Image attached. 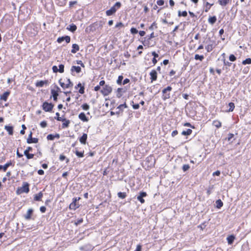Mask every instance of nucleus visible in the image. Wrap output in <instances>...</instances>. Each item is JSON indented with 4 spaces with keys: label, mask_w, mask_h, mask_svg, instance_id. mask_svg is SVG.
<instances>
[{
    "label": "nucleus",
    "mask_w": 251,
    "mask_h": 251,
    "mask_svg": "<svg viewBox=\"0 0 251 251\" xmlns=\"http://www.w3.org/2000/svg\"><path fill=\"white\" fill-rule=\"evenodd\" d=\"M121 3L117 1L115 4L110 8V9L106 11V14L107 16H111L115 14L116 11L121 7Z\"/></svg>",
    "instance_id": "f257e3e1"
},
{
    "label": "nucleus",
    "mask_w": 251,
    "mask_h": 251,
    "mask_svg": "<svg viewBox=\"0 0 251 251\" xmlns=\"http://www.w3.org/2000/svg\"><path fill=\"white\" fill-rule=\"evenodd\" d=\"M172 90V87L170 86H167L162 90V98L164 100H166L170 98V92Z\"/></svg>",
    "instance_id": "f03ea898"
},
{
    "label": "nucleus",
    "mask_w": 251,
    "mask_h": 251,
    "mask_svg": "<svg viewBox=\"0 0 251 251\" xmlns=\"http://www.w3.org/2000/svg\"><path fill=\"white\" fill-rule=\"evenodd\" d=\"M42 108L45 112H51L54 107V104L52 103L45 101L42 104Z\"/></svg>",
    "instance_id": "7ed1b4c3"
},
{
    "label": "nucleus",
    "mask_w": 251,
    "mask_h": 251,
    "mask_svg": "<svg viewBox=\"0 0 251 251\" xmlns=\"http://www.w3.org/2000/svg\"><path fill=\"white\" fill-rule=\"evenodd\" d=\"M29 185L27 182H24L23 186L20 188H19L17 191V193H28L29 191Z\"/></svg>",
    "instance_id": "20e7f679"
},
{
    "label": "nucleus",
    "mask_w": 251,
    "mask_h": 251,
    "mask_svg": "<svg viewBox=\"0 0 251 251\" xmlns=\"http://www.w3.org/2000/svg\"><path fill=\"white\" fill-rule=\"evenodd\" d=\"M112 91V87L109 85H105L103 87L102 90H100L101 93L104 96H108Z\"/></svg>",
    "instance_id": "39448f33"
},
{
    "label": "nucleus",
    "mask_w": 251,
    "mask_h": 251,
    "mask_svg": "<svg viewBox=\"0 0 251 251\" xmlns=\"http://www.w3.org/2000/svg\"><path fill=\"white\" fill-rule=\"evenodd\" d=\"M80 199V197L74 198L73 199V201L70 203L69 205V208L72 210H75L76 208L79 207V205L77 203V201Z\"/></svg>",
    "instance_id": "423d86ee"
},
{
    "label": "nucleus",
    "mask_w": 251,
    "mask_h": 251,
    "mask_svg": "<svg viewBox=\"0 0 251 251\" xmlns=\"http://www.w3.org/2000/svg\"><path fill=\"white\" fill-rule=\"evenodd\" d=\"M59 68L56 66H53L52 70L53 73H56L59 72L60 73H63L64 72V65L63 64H60L59 65Z\"/></svg>",
    "instance_id": "0eeeda50"
},
{
    "label": "nucleus",
    "mask_w": 251,
    "mask_h": 251,
    "mask_svg": "<svg viewBox=\"0 0 251 251\" xmlns=\"http://www.w3.org/2000/svg\"><path fill=\"white\" fill-rule=\"evenodd\" d=\"M39 139L37 138H33L32 137V131L30 132V133L28 135V137L26 140V142L28 144H32V143H37L38 142Z\"/></svg>",
    "instance_id": "6e6552de"
},
{
    "label": "nucleus",
    "mask_w": 251,
    "mask_h": 251,
    "mask_svg": "<svg viewBox=\"0 0 251 251\" xmlns=\"http://www.w3.org/2000/svg\"><path fill=\"white\" fill-rule=\"evenodd\" d=\"M64 41H65L66 43H69L71 41V37L69 36L65 35L64 36L59 37L57 39V42L58 43H61Z\"/></svg>",
    "instance_id": "1a4fd4ad"
},
{
    "label": "nucleus",
    "mask_w": 251,
    "mask_h": 251,
    "mask_svg": "<svg viewBox=\"0 0 251 251\" xmlns=\"http://www.w3.org/2000/svg\"><path fill=\"white\" fill-rule=\"evenodd\" d=\"M147 196V193L145 192H140L139 193V195L137 196V199L142 203H144L145 202V200L143 199L144 197H146Z\"/></svg>",
    "instance_id": "9d476101"
},
{
    "label": "nucleus",
    "mask_w": 251,
    "mask_h": 251,
    "mask_svg": "<svg viewBox=\"0 0 251 251\" xmlns=\"http://www.w3.org/2000/svg\"><path fill=\"white\" fill-rule=\"evenodd\" d=\"M127 108V106L126 104V102H125L123 104H120V105H119L117 107V109H118V111H117L116 112V114L118 116V117L119 116V115L121 114V113H122L123 112V108Z\"/></svg>",
    "instance_id": "9b49d317"
},
{
    "label": "nucleus",
    "mask_w": 251,
    "mask_h": 251,
    "mask_svg": "<svg viewBox=\"0 0 251 251\" xmlns=\"http://www.w3.org/2000/svg\"><path fill=\"white\" fill-rule=\"evenodd\" d=\"M85 83L83 82L82 84L80 82H79L76 86H75V89H77L78 87H79V89L78 90V92L81 94H83L85 92V87L84 86Z\"/></svg>",
    "instance_id": "f8f14e48"
},
{
    "label": "nucleus",
    "mask_w": 251,
    "mask_h": 251,
    "mask_svg": "<svg viewBox=\"0 0 251 251\" xmlns=\"http://www.w3.org/2000/svg\"><path fill=\"white\" fill-rule=\"evenodd\" d=\"M33 209L29 208L28 209L26 214L24 216V217L26 220H30L31 219V216L33 214Z\"/></svg>",
    "instance_id": "ddd939ff"
},
{
    "label": "nucleus",
    "mask_w": 251,
    "mask_h": 251,
    "mask_svg": "<svg viewBox=\"0 0 251 251\" xmlns=\"http://www.w3.org/2000/svg\"><path fill=\"white\" fill-rule=\"evenodd\" d=\"M150 75L151 76L150 79L151 80V82H153V81H155L157 78V73L156 70H152L150 73Z\"/></svg>",
    "instance_id": "4468645a"
},
{
    "label": "nucleus",
    "mask_w": 251,
    "mask_h": 251,
    "mask_svg": "<svg viewBox=\"0 0 251 251\" xmlns=\"http://www.w3.org/2000/svg\"><path fill=\"white\" fill-rule=\"evenodd\" d=\"M12 162L10 161L9 162H7L5 165H0V171L2 170L4 172H5L7 168L10 166H13Z\"/></svg>",
    "instance_id": "2eb2a0df"
},
{
    "label": "nucleus",
    "mask_w": 251,
    "mask_h": 251,
    "mask_svg": "<svg viewBox=\"0 0 251 251\" xmlns=\"http://www.w3.org/2000/svg\"><path fill=\"white\" fill-rule=\"evenodd\" d=\"M10 94V92L7 91L0 96V100L6 101Z\"/></svg>",
    "instance_id": "dca6fc26"
},
{
    "label": "nucleus",
    "mask_w": 251,
    "mask_h": 251,
    "mask_svg": "<svg viewBox=\"0 0 251 251\" xmlns=\"http://www.w3.org/2000/svg\"><path fill=\"white\" fill-rule=\"evenodd\" d=\"M50 93H51V96H50V98H51V97L53 98V100L54 101H56L58 100V97L59 96V94L57 93V92L55 91V89H51V91H50Z\"/></svg>",
    "instance_id": "f3484780"
},
{
    "label": "nucleus",
    "mask_w": 251,
    "mask_h": 251,
    "mask_svg": "<svg viewBox=\"0 0 251 251\" xmlns=\"http://www.w3.org/2000/svg\"><path fill=\"white\" fill-rule=\"evenodd\" d=\"M87 139V134L86 133H83L81 137L79 138V142L83 145H85L86 143V141Z\"/></svg>",
    "instance_id": "a211bd4d"
},
{
    "label": "nucleus",
    "mask_w": 251,
    "mask_h": 251,
    "mask_svg": "<svg viewBox=\"0 0 251 251\" xmlns=\"http://www.w3.org/2000/svg\"><path fill=\"white\" fill-rule=\"evenodd\" d=\"M78 118L83 122H88L89 121L88 118L86 116V115L84 112H81L78 115Z\"/></svg>",
    "instance_id": "6ab92c4d"
},
{
    "label": "nucleus",
    "mask_w": 251,
    "mask_h": 251,
    "mask_svg": "<svg viewBox=\"0 0 251 251\" xmlns=\"http://www.w3.org/2000/svg\"><path fill=\"white\" fill-rule=\"evenodd\" d=\"M4 129L8 132L10 135L13 134V126H12L6 125L4 126Z\"/></svg>",
    "instance_id": "aec40b11"
},
{
    "label": "nucleus",
    "mask_w": 251,
    "mask_h": 251,
    "mask_svg": "<svg viewBox=\"0 0 251 251\" xmlns=\"http://www.w3.org/2000/svg\"><path fill=\"white\" fill-rule=\"evenodd\" d=\"M49 81L47 80H40L37 82H36L35 85L36 87H43L45 84H47L48 83Z\"/></svg>",
    "instance_id": "412c9836"
},
{
    "label": "nucleus",
    "mask_w": 251,
    "mask_h": 251,
    "mask_svg": "<svg viewBox=\"0 0 251 251\" xmlns=\"http://www.w3.org/2000/svg\"><path fill=\"white\" fill-rule=\"evenodd\" d=\"M61 121L63 122V124H62V128H65L69 127V124L70 123V120H67L65 118H63V121Z\"/></svg>",
    "instance_id": "4be33fe9"
},
{
    "label": "nucleus",
    "mask_w": 251,
    "mask_h": 251,
    "mask_svg": "<svg viewBox=\"0 0 251 251\" xmlns=\"http://www.w3.org/2000/svg\"><path fill=\"white\" fill-rule=\"evenodd\" d=\"M235 239V237L234 235H229L227 238L226 240L227 241V243L229 245H231L233 244L234 240Z\"/></svg>",
    "instance_id": "5701e85b"
},
{
    "label": "nucleus",
    "mask_w": 251,
    "mask_h": 251,
    "mask_svg": "<svg viewBox=\"0 0 251 251\" xmlns=\"http://www.w3.org/2000/svg\"><path fill=\"white\" fill-rule=\"evenodd\" d=\"M81 71V68L77 66H73L71 67V71L72 72V73H73L74 72H75L76 73H79Z\"/></svg>",
    "instance_id": "b1692460"
},
{
    "label": "nucleus",
    "mask_w": 251,
    "mask_h": 251,
    "mask_svg": "<svg viewBox=\"0 0 251 251\" xmlns=\"http://www.w3.org/2000/svg\"><path fill=\"white\" fill-rule=\"evenodd\" d=\"M43 194L42 192H40L38 194L34 196V200L35 201H40L43 197Z\"/></svg>",
    "instance_id": "393cba45"
},
{
    "label": "nucleus",
    "mask_w": 251,
    "mask_h": 251,
    "mask_svg": "<svg viewBox=\"0 0 251 251\" xmlns=\"http://www.w3.org/2000/svg\"><path fill=\"white\" fill-rule=\"evenodd\" d=\"M67 29L72 32H74L76 30L77 26L75 25L72 24L67 27Z\"/></svg>",
    "instance_id": "a878e982"
},
{
    "label": "nucleus",
    "mask_w": 251,
    "mask_h": 251,
    "mask_svg": "<svg viewBox=\"0 0 251 251\" xmlns=\"http://www.w3.org/2000/svg\"><path fill=\"white\" fill-rule=\"evenodd\" d=\"M72 49L71 50V52L73 53H75L77 51L79 50V47L76 44H74L72 45Z\"/></svg>",
    "instance_id": "bb28decb"
},
{
    "label": "nucleus",
    "mask_w": 251,
    "mask_h": 251,
    "mask_svg": "<svg viewBox=\"0 0 251 251\" xmlns=\"http://www.w3.org/2000/svg\"><path fill=\"white\" fill-rule=\"evenodd\" d=\"M216 21L217 18L215 16L209 17L208 19V23L212 25H214L216 22Z\"/></svg>",
    "instance_id": "cd10ccee"
},
{
    "label": "nucleus",
    "mask_w": 251,
    "mask_h": 251,
    "mask_svg": "<svg viewBox=\"0 0 251 251\" xmlns=\"http://www.w3.org/2000/svg\"><path fill=\"white\" fill-rule=\"evenodd\" d=\"M192 130L191 129H187L186 130H183L181 132V134L184 136H188L191 134Z\"/></svg>",
    "instance_id": "c85d7f7f"
},
{
    "label": "nucleus",
    "mask_w": 251,
    "mask_h": 251,
    "mask_svg": "<svg viewBox=\"0 0 251 251\" xmlns=\"http://www.w3.org/2000/svg\"><path fill=\"white\" fill-rule=\"evenodd\" d=\"M216 208H217L218 209L221 208L223 205V202L220 199L217 200L216 201Z\"/></svg>",
    "instance_id": "c756f323"
},
{
    "label": "nucleus",
    "mask_w": 251,
    "mask_h": 251,
    "mask_svg": "<svg viewBox=\"0 0 251 251\" xmlns=\"http://www.w3.org/2000/svg\"><path fill=\"white\" fill-rule=\"evenodd\" d=\"M229 0H218L219 3L223 6H225L227 4Z\"/></svg>",
    "instance_id": "7c9ffc66"
},
{
    "label": "nucleus",
    "mask_w": 251,
    "mask_h": 251,
    "mask_svg": "<svg viewBox=\"0 0 251 251\" xmlns=\"http://www.w3.org/2000/svg\"><path fill=\"white\" fill-rule=\"evenodd\" d=\"M213 125L217 128H220L222 126V123L218 120H215L213 122Z\"/></svg>",
    "instance_id": "2f4dec72"
},
{
    "label": "nucleus",
    "mask_w": 251,
    "mask_h": 251,
    "mask_svg": "<svg viewBox=\"0 0 251 251\" xmlns=\"http://www.w3.org/2000/svg\"><path fill=\"white\" fill-rule=\"evenodd\" d=\"M117 195L119 198L122 199H124L126 197V194L125 192H118Z\"/></svg>",
    "instance_id": "473e14b6"
},
{
    "label": "nucleus",
    "mask_w": 251,
    "mask_h": 251,
    "mask_svg": "<svg viewBox=\"0 0 251 251\" xmlns=\"http://www.w3.org/2000/svg\"><path fill=\"white\" fill-rule=\"evenodd\" d=\"M194 58H195V59H196L197 60H200L201 61L204 59V56L203 55H199V54H196L195 55Z\"/></svg>",
    "instance_id": "72a5a7b5"
},
{
    "label": "nucleus",
    "mask_w": 251,
    "mask_h": 251,
    "mask_svg": "<svg viewBox=\"0 0 251 251\" xmlns=\"http://www.w3.org/2000/svg\"><path fill=\"white\" fill-rule=\"evenodd\" d=\"M228 106L229 107L228 109V112H232L233 111L234 108H235V105L233 102H230L228 103Z\"/></svg>",
    "instance_id": "f704fd0d"
},
{
    "label": "nucleus",
    "mask_w": 251,
    "mask_h": 251,
    "mask_svg": "<svg viewBox=\"0 0 251 251\" xmlns=\"http://www.w3.org/2000/svg\"><path fill=\"white\" fill-rule=\"evenodd\" d=\"M75 152L78 157H83L84 156V151H79L77 150H76Z\"/></svg>",
    "instance_id": "c9c22d12"
},
{
    "label": "nucleus",
    "mask_w": 251,
    "mask_h": 251,
    "mask_svg": "<svg viewBox=\"0 0 251 251\" xmlns=\"http://www.w3.org/2000/svg\"><path fill=\"white\" fill-rule=\"evenodd\" d=\"M187 16V12L186 11H183L182 12H181L180 11H178V17H186Z\"/></svg>",
    "instance_id": "e433bc0d"
},
{
    "label": "nucleus",
    "mask_w": 251,
    "mask_h": 251,
    "mask_svg": "<svg viewBox=\"0 0 251 251\" xmlns=\"http://www.w3.org/2000/svg\"><path fill=\"white\" fill-rule=\"evenodd\" d=\"M59 159L60 161H63L66 159V163H68L69 162V159L67 158L63 154L60 155Z\"/></svg>",
    "instance_id": "4c0bfd02"
},
{
    "label": "nucleus",
    "mask_w": 251,
    "mask_h": 251,
    "mask_svg": "<svg viewBox=\"0 0 251 251\" xmlns=\"http://www.w3.org/2000/svg\"><path fill=\"white\" fill-rule=\"evenodd\" d=\"M242 64L244 65L247 64H251V58H248L242 61Z\"/></svg>",
    "instance_id": "58836bf2"
},
{
    "label": "nucleus",
    "mask_w": 251,
    "mask_h": 251,
    "mask_svg": "<svg viewBox=\"0 0 251 251\" xmlns=\"http://www.w3.org/2000/svg\"><path fill=\"white\" fill-rule=\"evenodd\" d=\"M123 89L122 88H119L117 89V97L119 98H121L122 96L121 93L123 92Z\"/></svg>",
    "instance_id": "ea45409f"
},
{
    "label": "nucleus",
    "mask_w": 251,
    "mask_h": 251,
    "mask_svg": "<svg viewBox=\"0 0 251 251\" xmlns=\"http://www.w3.org/2000/svg\"><path fill=\"white\" fill-rule=\"evenodd\" d=\"M213 49V44H208L207 46L205 47V49L206 50L207 52H210Z\"/></svg>",
    "instance_id": "a19ab883"
},
{
    "label": "nucleus",
    "mask_w": 251,
    "mask_h": 251,
    "mask_svg": "<svg viewBox=\"0 0 251 251\" xmlns=\"http://www.w3.org/2000/svg\"><path fill=\"white\" fill-rule=\"evenodd\" d=\"M146 160L148 162H151L153 161V164L155 163V159L153 158V157L152 156H150L146 158Z\"/></svg>",
    "instance_id": "79ce46f5"
},
{
    "label": "nucleus",
    "mask_w": 251,
    "mask_h": 251,
    "mask_svg": "<svg viewBox=\"0 0 251 251\" xmlns=\"http://www.w3.org/2000/svg\"><path fill=\"white\" fill-rule=\"evenodd\" d=\"M123 76L121 75H119L118 76V78L117 80V83L118 84V85H121L123 82H122V80L123 79Z\"/></svg>",
    "instance_id": "37998d69"
},
{
    "label": "nucleus",
    "mask_w": 251,
    "mask_h": 251,
    "mask_svg": "<svg viewBox=\"0 0 251 251\" xmlns=\"http://www.w3.org/2000/svg\"><path fill=\"white\" fill-rule=\"evenodd\" d=\"M67 82L68 83L66 84V88H71L73 86V83L71 81L70 79L68 78L67 79Z\"/></svg>",
    "instance_id": "c03bdc74"
},
{
    "label": "nucleus",
    "mask_w": 251,
    "mask_h": 251,
    "mask_svg": "<svg viewBox=\"0 0 251 251\" xmlns=\"http://www.w3.org/2000/svg\"><path fill=\"white\" fill-rule=\"evenodd\" d=\"M190 167L188 164H184L183 165L182 167V169L184 172H185L187 171L189 169Z\"/></svg>",
    "instance_id": "a18cd8bd"
},
{
    "label": "nucleus",
    "mask_w": 251,
    "mask_h": 251,
    "mask_svg": "<svg viewBox=\"0 0 251 251\" xmlns=\"http://www.w3.org/2000/svg\"><path fill=\"white\" fill-rule=\"evenodd\" d=\"M56 116L54 117V119L58 121H63V118L60 117V114L58 112H56L55 114Z\"/></svg>",
    "instance_id": "49530a36"
},
{
    "label": "nucleus",
    "mask_w": 251,
    "mask_h": 251,
    "mask_svg": "<svg viewBox=\"0 0 251 251\" xmlns=\"http://www.w3.org/2000/svg\"><path fill=\"white\" fill-rule=\"evenodd\" d=\"M237 59L236 57L233 54H231L229 56V60L231 62H234Z\"/></svg>",
    "instance_id": "de8ad7c7"
},
{
    "label": "nucleus",
    "mask_w": 251,
    "mask_h": 251,
    "mask_svg": "<svg viewBox=\"0 0 251 251\" xmlns=\"http://www.w3.org/2000/svg\"><path fill=\"white\" fill-rule=\"evenodd\" d=\"M213 5V4H210V3L207 2L206 3V8L205 9V12H208V10L210 9V7Z\"/></svg>",
    "instance_id": "09e8293b"
},
{
    "label": "nucleus",
    "mask_w": 251,
    "mask_h": 251,
    "mask_svg": "<svg viewBox=\"0 0 251 251\" xmlns=\"http://www.w3.org/2000/svg\"><path fill=\"white\" fill-rule=\"evenodd\" d=\"M81 107L84 110H88L90 108L89 105L86 103L83 104L81 105Z\"/></svg>",
    "instance_id": "8fccbe9b"
},
{
    "label": "nucleus",
    "mask_w": 251,
    "mask_h": 251,
    "mask_svg": "<svg viewBox=\"0 0 251 251\" xmlns=\"http://www.w3.org/2000/svg\"><path fill=\"white\" fill-rule=\"evenodd\" d=\"M223 61L224 66H226L227 67H230L232 65L231 63H230L227 61H226L225 58L223 59Z\"/></svg>",
    "instance_id": "3c124183"
},
{
    "label": "nucleus",
    "mask_w": 251,
    "mask_h": 251,
    "mask_svg": "<svg viewBox=\"0 0 251 251\" xmlns=\"http://www.w3.org/2000/svg\"><path fill=\"white\" fill-rule=\"evenodd\" d=\"M130 32L132 34H135L138 32V31L136 28L132 27L130 29Z\"/></svg>",
    "instance_id": "603ef678"
},
{
    "label": "nucleus",
    "mask_w": 251,
    "mask_h": 251,
    "mask_svg": "<svg viewBox=\"0 0 251 251\" xmlns=\"http://www.w3.org/2000/svg\"><path fill=\"white\" fill-rule=\"evenodd\" d=\"M83 221V220L82 218H80L79 219H78L77 221H75V225L77 226L80 224H81Z\"/></svg>",
    "instance_id": "864d4df0"
},
{
    "label": "nucleus",
    "mask_w": 251,
    "mask_h": 251,
    "mask_svg": "<svg viewBox=\"0 0 251 251\" xmlns=\"http://www.w3.org/2000/svg\"><path fill=\"white\" fill-rule=\"evenodd\" d=\"M157 27V25H156V24L155 23V22H153L151 25L149 27V29L150 30H153L154 29V28H156Z\"/></svg>",
    "instance_id": "5fc2aeb1"
},
{
    "label": "nucleus",
    "mask_w": 251,
    "mask_h": 251,
    "mask_svg": "<svg viewBox=\"0 0 251 251\" xmlns=\"http://www.w3.org/2000/svg\"><path fill=\"white\" fill-rule=\"evenodd\" d=\"M47 139L48 140H51V141H52L54 139V135L53 134H49L47 137Z\"/></svg>",
    "instance_id": "6e6d98bb"
},
{
    "label": "nucleus",
    "mask_w": 251,
    "mask_h": 251,
    "mask_svg": "<svg viewBox=\"0 0 251 251\" xmlns=\"http://www.w3.org/2000/svg\"><path fill=\"white\" fill-rule=\"evenodd\" d=\"M40 125L42 128H45L47 126V123L46 121H43L40 123Z\"/></svg>",
    "instance_id": "4d7b16f0"
},
{
    "label": "nucleus",
    "mask_w": 251,
    "mask_h": 251,
    "mask_svg": "<svg viewBox=\"0 0 251 251\" xmlns=\"http://www.w3.org/2000/svg\"><path fill=\"white\" fill-rule=\"evenodd\" d=\"M234 137V134L233 133H229L227 135V140L230 141Z\"/></svg>",
    "instance_id": "13d9d810"
},
{
    "label": "nucleus",
    "mask_w": 251,
    "mask_h": 251,
    "mask_svg": "<svg viewBox=\"0 0 251 251\" xmlns=\"http://www.w3.org/2000/svg\"><path fill=\"white\" fill-rule=\"evenodd\" d=\"M59 83L60 85V86L62 87V88H63V89L67 88L66 87V84L64 82H62V79H59Z\"/></svg>",
    "instance_id": "bf43d9fd"
},
{
    "label": "nucleus",
    "mask_w": 251,
    "mask_h": 251,
    "mask_svg": "<svg viewBox=\"0 0 251 251\" xmlns=\"http://www.w3.org/2000/svg\"><path fill=\"white\" fill-rule=\"evenodd\" d=\"M156 3L158 5L162 6L164 4V0H158L156 2Z\"/></svg>",
    "instance_id": "052dcab7"
},
{
    "label": "nucleus",
    "mask_w": 251,
    "mask_h": 251,
    "mask_svg": "<svg viewBox=\"0 0 251 251\" xmlns=\"http://www.w3.org/2000/svg\"><path fill=\"white\" fill-rule=\"evenodd\" d=\"M184 126L190 127L192 128H195V126L193 125H192L190 123H185L184 124Z\"/></svg>",
    "instance_id": "680f3d73"
},
{
    "label": "nucleus",
    "mask_w": 251,
    "mask_h": 251,
    "mask_svg": "<svg viewBox=\"0 0 251 251\" xmlns=\"http://www.w3.org/2000/svg\"><path fill=\"white\" fill-rule=\"evenodd\" d=\"M155 37V36L154 35V32H152L149 36L148 38L147 39V41L149 42V41L151 40V39Z\"/></svg>",
    "instance_id": "e2e57ef3"
},
{
    "label": "nucleus",
    "mask_w": 251,
    "mask_h": 251,
    "mask_svg": "<svg viewBox=\"0 0 251 251\" xmlns=\"http://www.w3.org/2000/svg\"><path fill=\"white\" fill-rule=\"evenodd\" d=\"M34 154L29 153L26 156L27 159H30L34 157Z\"/></svg>",
    "instance_id": "0e129e2a"
},
{
    "label": "nucleus",
    "mask_w": 251,
    "mask_h": 251,
    "mask_svg": "<svg viewBox=\"0 0 251 251\" xmlns=\"http://www.w3.org/2000/svg\"><path fill=\"white\" fill-rule=\"evenodd\" d=\"M40 210L41 213H44L46 211V207L45 206H42L40 208Z\"/></svg>",
    "instance_id": "69168bd1"
},
{
    "label": "nucleus",
    "mask_w": 251,
    "mask_h": 251,
    "mask_svg": "<svg viewBox=\"0 0 251 251\" xmlns=\"http://www.w3.org/2000/svg\"><path fill=\"white\" fill-rule=\"evenodd\" d=\"M54 88H55V91L57 92V93L59 94V93L61 92L60 88L57 85H54Z\"/></svg>",
    "instance_id": "338daca9"
},
{
    "label": "nucleus",
    "mask_w": 251,
    "mask_h": 251,
    "mask_svg": "<svg viewBox=\"0 0 251 251\" xmlns=\"http://www.w3.org/2000/svg\"><path fill=\"white\" fill-rule=\"evenodd\" d=\"M134 251H142V245L139 244L137 246L136 250Z\"/></svg>",
    "instance_id": "774afa93"
}]
</instances>
